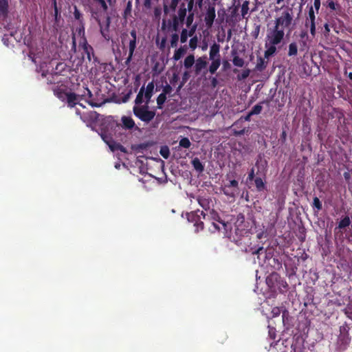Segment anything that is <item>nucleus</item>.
Returning <instances> with one entry per match:
<instances>
[{"label":"nucleus","mask_w":352,"mask_h":352,"mask_svg":"<svg viewBox=\"0 0 352 352\" xmlns=\"http://www.w3.org/2000/svg\"><path fill=\"white\" fill-rule=\"evenodd\" d=\"M293 21L292 10H287L282 12L281 15L275 19L274 25L267 28L266 41L280 44L285 38V31L289 29Z\"/></svg>","instance_id":"nucleus-1"},{"label":"nucleus","mask_w":352,"mask_h":352,"mask_svg":"<svg viewBox=\"0 0 352 352\" xmlns=\"http://www.w3.org/2000/svg\"><path fill=\"white\" fill-rule=\"evenodd\" d=\"M133 113L136 118L145 123H149L156 115L155 110L149 109L148 103H144L143 105H134Z\"/></svg>","instance_id":"nucleus-2"},{"label":"nucleus","mask_w":352,"mask_h":352,"mask_svg":"<svg viewBox=\"0 0 352 352\" xmlns=\"http://www.w3.org/2000/svg\"><path fill=\"white\" fill-rule=\"evenodd\" d=\"M201 214L202 215V219L208 221L211 223L212 226L214 228V230H220L221 228L218 226L217 223H221L223 227L226 226L225 222L221 219L219 213L214 210V209L209 210L208 212L205 213L204 211L201 212Z\"/></svg>","instance_id":"nucleus-3"},{"label":"nucleus","mask_w":352,"mask_h":352,"mask_svg":"<svg viewBox=\"0 0 352 352\" xmlns=\"http://www.w3.org/2000/svg\"><path fill=\"white\" fill-rule=\"evenodd\" d=\"M201 212V211H200L199 210H197L196 211L187 213L186 214L188 221L194 223L196 232L203 230L204 228V223L201 220L202 218Z\"/></svg>","instance_id":"nucleus-4"},{"label":"nucleus","mask_w":352,"mask_h":352,"mask_svg":"<svg viewBox=\"0 0 352 352\" xmlns=\"http://www.w3.org/2000/svg\"><path fill=\"white\" fill-rule=\"evenodd\" d=\"M131 38H129V54L128 57L126 58L124 63L126 65H129L133 58V56L134 55V52L137 46V32L135 30H132L130 32Z\"/></svg>","instance_id":"nucleus-5"},{"label":"nucleus","mask_w":352,"mask_h":352,"mask_svg":"<svg viewBox=\"0 0 352 352\" xmlns=\"http://www.w3.org/2000/svg\"><path fill=\"white\" fill-rule=\"evenodd\" d=\"M266 282L270 287H276L274 282H276L277 285L278 284L280 286H282L284 288H287L288 286L287 282L283 280L280 276L276 272H273L269 276H267Z\"/></svg>","instance_id":"nucleus-6"},{"label":"nucleus","mask_w":352,"mask_h":352,"mask_svg":"<svg viewBox=\"0 0 352 352\" xmlns=\"http://www.w3.org/2000/svg\"><path fill=\"white\" fill-rule=\"evenodd\" d=\"M215 16L214 3H210L208 6L204 17V21L207 27L210 28L212 25Z\"/></svg>","instance_id":"nucleus-7"},{"label":"nucleus","mask_w":352,"mask_h":352,"mask_svg":"<svg viewBox=\"0 0 352 352\" xmlns=\"http://www.w3.org/2000/svg\"><path fill=\"white\" fill-rule=\"evenodd\" d=\"M85 96V94L77 95L73 92H69L67 96L66 97L67 104L69 108H73L76 104H78V101L81 100L82 97Z\"/></svg>","instance_id":"nucleus-8"},{"label":"nucleus","mask_w":352,"mask_h":352,"mask_svg":"<svg viewBox=\"0 0 352 352\" xmlns=\"http://www.w3.org/2000/svg\"><path fill=\"white\" fill-rule=\"evenodd\" d=\"M279 44L265 41V47L266 50L264 52V56L265 58H268L270 56H273L276 52V46Z\"/></svg>","instance_id":"nucleus-9"},{"label":"nucleus","mask_w":352,"mask_h":352,"mask_svg":"<svg viewBox=\"0 0 352 352\" xmlns=\"http://www.w3.org/2000/svg\"><path fill=\"white\" fill-rule=\"evenodd\" d=\"M351 224V220L349 216L344 217L338 223V226H336L334 229L335 235H338L339 232H340V235H342V232L340 231L342 229H344L349 227Z\"/></svg>","instance_id":"nucleus-10"},{"label":"nucleus","mask_w":352,"mask_h":352,"mask_svg":"<svg viewBox=\"0 0 352 352\" xmlns=\"http://www.w3.org/2000/svg\"><path fill=\"white\" fill-rule=\"evenodd\" d=\"M74 16L75 19L78 21V23L80 25L79 29H78L79 34H80L81 32H82L84 33V32H85L84 19H83L82 13L78 9L76 6H74Z\"/></svg>","instance_id":"nucleus-11"},{"label":"nucleus","mask_w":352,"mask_h":352,"mask_svg":"<svg viewBox=\"0 0 352 352\" xmlns=\"http://www.w3.org/2000/svg\"><path fill=\"white\" fill-rule=\"evenodd\" d=\"M98 25L100 26V34H102L103 38L106 41H109L110 36H109V25H110V17L109 16L107 17L106 25L104 27L101 24L100 21H98Z\"/></svg>","instance_id":"nucleus-12"},{"label":"nucleus","mask_w":352,"mask_h":352,"mask_svg":"<svg viewBox=\"0 0 352 352\" xmlns=\"http://www.w3.org/2000/svg\"><path fill=\"white\" fill-rule=\"evenodd\" d=\"M328 119L336 118L338 122L340 123L341 120L344 118V116L342 110L336 108H331L327 111Z\"/></svg>","instance_id":"nucleus-13"},{"label":"nucleus","mask_w":352,"mask_h":352,"mask_svg":"<svg viewBox=\"0 0 352 352\" xmlns=\"http://www.w3.org/2000/svg\"><path fill=\"white\" fill-rule=\"evenodd\" d=\"M195 63V72L196 74H199L208 65L206 56L198 58Z\"/></svg>","instance_id":"nucleus-14"},{"label":"nucleus","mask_w":352,"mask_h":352,"mask_svg":"<svg viewBox=\"0 0 352 352\" xmlns=\"http://www.w3.org/2000/svg\"><path fill=\"white\" fill-rule=\"evenodd\" d=\"M154 87H155L154 82H153V81H151L148 83L146 89L144 88V98H145L144 103H148V104L150 103L151 99L153 95Z\"/></svg>","instance_id":"nucleus-15"},{"label":"nucleus","mask_w":352,"mask_h":352,"mask_svg":"<svg viewBox=\"0 0 352 352\" xmlns=\"http://www.w3.org/2000/svg\"><path fill=\"white\" fill-rule=\"evenodd\" d=\"M9 13V4L8 0H0V17L5 20Z\"/></svg>","instance_id":"nucleus-16"},{"label":"nucleus","mask_w":352,"mask_h":352,"mask_svg":"<svg viewBox=\"0 0 352 352\" xmlns=\"http://www.w3.org/2000/svg\"><path fill=\"white\" fill-rule=\"evenodd\" d=\"M122 128L126 130H131L135 126L134 120L130 116H123L121 118Z\"/></svg>","instance_id":"nucleus-17"},{"label":"nucleus","mask_w":352,"mask_h":352,"mask_svg":"<svg viewBox=\"0 0 352 352\" xmlns=\"http://www.w3.org/2000/svg\"><path fill=\"white\" fill-rule=\"evenodd\" d=\"M80 45L82 48L83 53L87 55L88 60L90 61L91 60V54H94L93 47L87 43L85 38H84L82 42L80 43Z\"/></svg>","instance_id":"nucleus-18"},{"label":"nucleus","mask_w":352,"mask_h":352,"mask_svg":"<svg viewBox=\"0 0 352 352\" xmlns=\"http://www.w3.org/2000/svg\"><path fill=\"white\" fill-rule=\"evenodd\" d=\"M219 50H220V45L216 43H214L210 46V53H209L210 60H213L214 58H221V56L219 54Z\"/></svg>","instance_id":"nucleus-19"},{"label":"nucleus","mask_w":352,"mask_h":352,"mask_svg":"<svg viewBox=\"0 0 352 352\" xmlns=\"http://www.w3.org/2000/svg\"><path fill=\"white\" fill-rule=\"evenodd\" d=\"M243 124H239L238 126H235V122L232 124V131L234 136H241L248 133L249 128L243 127Z\"/></svg>","instance_id":"nucleus-20"},{"label":"nucleus","mask_w":352,"mask_h":352,"mask_svg":"<svg viewBox=\"0 0 352 352\" xmlns=\"http://www.w3.org/2000/svg\"><path fill=\"white\" fill-rule=\"evenodd\" d=\"M351 340L350 335L340 334L338 336V343L343 349H346L349 345Z\"/></svg>","instance_id":"nucleus-21"},{"label":"nucleus","mask_w":352,"mask_h":352,"mask_svg":"<svg viewBox=\"0 0 352 352\" xmlns=\"http://www.w3.org/2000/svg\"><path fill=\"white\" fill-rule=\"evenodd\" d=\"M197 201L204 210L206 211L210 210L211 200L209 198L199 196L197 197Z\"/></svg>","instance_id":"nucleus-22"},{"label":"nucleus","mask_w":352,"mask_h":352,"mask_svg":"<svg viewBox=\"0 0 352 352\" xmlns=\"http://www.w3.org/2000/svg\"><path fill=\"white\" fill-rule=\"evenodd\" d=\"M265 57H258L257 58V63L255 66V69L258 72H263L267 65V61L265 60Z\"/></svg>","instance_id":"nucleus-23"},{"label":"nucleus","mask_w":352,"mask_h":352,"mask_svg":"<svg viewBox=\"0 0 352 352\" xmlns=\"http://www.w3.org/2000/svg\"><path fill=\"white\" fill-rule=\"evenodd\" d=\"M61 82L60 75L58 72H54L50 74L47 78L48 84H58Z\"/></svg>","instance_id":"nucleus-24"},{"label":"nucleus","mask_w":352,"mask_h":352,"mask_svg":"<svg viewBox=\"0 0 352 352\" xmlns=\"http://www.w3.org/2000/svg\"><path fill=\"white\" fill-rule=\"evenodd\" d=\"M212 63L209 67V72L210 74H214L221 65V58H214L211 60Z\"/></svg>","instance_id":"nucleus-25"},{"label":"nucleus","mask_w":352,"mask_h":352,"mask_svg":"<svg viewBox=\"0 0 352 352\" xmlns=\"http://www.w3.org/2000/svg\"><path fill=\"white\" fill-rule=\"evenodd\" d=\"M144 86H142L140 88L138 94L136 96V98L135 99V104L134 105H143L142 103L144 102Z\"/></svg>","instance_id":"nucleus-26"},{"label":"nucleus","mask_w":352,"mask_h":352,"mask_svg":"<svg viewBox=\"0 0 352 352\" xmlns=\"http://www.w3.org/2000/svg\"><path fill=\"white\" fill-rule=\"evenodd\" d=\"M195 62V56L193 54H189L184 59V66L186 69H188L192 67Z\"/></svg>","instance_id":"nucleus-27"},{"label":"nucleus","mask_w":352,"mask_h":352,"mask_svg":"<svg viewBox=\"0 0 352 352\" xmlns=\"http://www.w3.org/2000/svg\"><path fill=\"white\" fill-rule=\"evenodd\" d=\"M191 163H192V165L194 167V168L199 173H201L204 170V166L199 158H197V157L194 158L192 160Z\"/></svg>","instance_id":"nucleus-28"},{"label":"nucleus","mask_w":352,"mask_h":352,"mask_svg":"<svg viewBox=\"0 0 352 352\" xmlns=\"http://www.w3.org/2000/svg\"><path fill=\"white\" fill-rule=\"evenodd\" d=\"M107 144L109 145V148L112 151L119 150L122 152H126V148L120 144L116 143L113 141L112 142H107Z\"/></svg>","instance_id":"nucleus-29"},{"label":"nucleus","mask_w":352,"mask_h":352,"mask_svg":"<svg viewBox=\"0 0 352 352\" xmlns=\"http://www.w3.org/2000/svg\"><path fill=\"white\" fill-rule=\"evenodd\" d=\"M254 183L256 188L257 191L261 192L265 190L266 185L265 183L263 181L262 178L257 177L254 179Z\"/></svg>","instance_id":"nucleus-30"},{"label":"nucleus","mask_w":352,"mask_h":352,"mask_svg":"<svg viewBox=\"0 0 352 352\" xmlns=\"http://www.w3.org/2000/svg\"><path fill=\"white\" fill-rule=\"evenodd\" d=\"M54 93L57 98H58L61 100H65L69 92H66L64 89H60L59 87L54 89Z\"/></svg>","instance_id":"nucleus-31"},{"label":"nucleus","mask_w":352,"mask_h":352,"mask_svg":"<svg viewBox=\"0 0 352 352\" xmlns=\"http://www.w3.org/2000/svg\"><path fill=\"white\" fill-rule=\"evenodd\" d=\"M186 47H180L179 49L175 51L174 55H173V59L175 60H179L182 56L186 53Z\"/></svg>","instance_id":"nucleus-32"},{"label":"nucleus","mask_w":352,"mask_h":352,"mask_svg":"<svg viewBox=\"0 0 352 352\" xmlns=\"http://www.w3.org/2000/svg\"><path fill=\"white\" fill-rule=\"evenodd\" d=\"M180 21L176 15L173 17V21H168V25L172 28L173 31L177 32L179 29Z\"/></svg>","instance_id":"nucleus-33"},{"label":"nucleus","mask_w":352,"mask_h":352,"mask_svg":"<svg viewBox=\"0 0 352 352\" xmlns=\"http://www.w3.org/2000/svg\"><path fill=\"white\" fill-rule=\"evenodd\" d=\"M186 16V8H185V5L183 3L182 6L179 8L178 10V15L177 16L178 20L182 23L185 19Z\"/></svg>","instance_id":"nucleus-34"},{"label":"nucleus","mask_w":352,"mask_h":352,"mask_svg":"<svg viewBox=\"0 0 352 352\" xmlns=\"http://www.w3.org/2000/svg\"><path fill=\"white\" fill-rule=\"evenodd\" d=\"M298 54V46L295 42H292L289 45L288 49V56H294Z\"/></svg>","instance_id":"nucleus-35"},{"label":"nucleus","mask_w":352,"mask_h":352,"mask_svg":"<svg viewBox=\"0 0 352 352\" xmlns=\"http://www.w3.org/2000/svg\"><path fill=\"white\" fill-rule=\"evenodd\" d=\"M166 95L161 93L157 98V107L159 109H162L163 108L164 104L166 100Z\"/></svg>","instance_id":"nucleus-36"},{"label":"nucleus","mask_w":352,"mask_h":352,"mask_svg":"<svg viewBox=\"0 0 352 352\" xmlns=\"http://www.w3.org/2000/svg\"><path fill=\"white\" fill-rule=\"evenodd\" d=\"M315 19H316V16L314 14L313 7L311 6L309 10V16L307 17V19L306 20L305 26L308 27L309 24L315 23Z\"/></svg>","instance_id":"nucleus-37"},{"label":"nucleus","mask_w":352,"mask_h":352,"mask_svg":"<svg viewBox=\"0 0 352 352\" xmlns=\"http://www.w3.org/2000/svg\"><path fill=\"white\" fill-rule=\"evenodd\" d=\"M236 53L234 52V54ZM234 65L239 67H242L244 65V60L237 55H234L232 59Z\"/></svg>","instance_id":"nucleus-38"},{"label":"nucleus","mask_w":352,"mask_h":352,"mask_svg":"<svg viewBox=\"0 0 352 352\" xmlns=\"http://www.w3.org/2000/svg\"><path fill=\"white\" fill-rule=\"evenodd\" d=\"M313 208H316L317 211H320L322 208V202L320 201L319 198L317 197H314L313 203H312Z\"/></svg>","instance_id":"nucleus-39"},{"label":"nucleus","mask_w":352,"mask_h":352,"mask_svg":"<svg viewBox=\"0 0 352 352\" xmlns=\"http://www.w3.org/2000/svg\"><path fill=\"white\" fill-rule=\"evenodd\" d=\"M249 1H245L241 6V15L244 18L249 11Z\"/></svg>","instance_id":"nucleus-40"},{"label":"nucleus","mask_w":352,"mask_h":352,"mask_svg":"<svg viewBox=\"0 0 352 352\" xmlns=\"http://www.w3.org/2000/svg\"><path fill=\"white\" fill-rule=\"evenodd\" d=\"M179 144L181 147L188 148L191 143L188 138H182L179 142Z\"/></svg>","instance_id":"nucleus-41"},{"label":"nucleus","mask_w":352,"mask_h":352,"mask_svg":"<svg viewBox=\"0 0 352 352\" xmlns=\"http://www.w3.org/2000/svg\"><path fill=\"white\" fill-rule=\"evenodd\" d=\"M252 116V115H250V111L248 115L245 116H241L239 120L235 121V126H238L239 124H243V122L245 121H250Z\"/></svg>","instance_id":"nucleus-42"},{"label":"nucleus","mask_w":352,"mask_h":352,"mask_svg":"<svg viewBox=\"0 0 352 352\" xmlns=\"http://www.w3.org/2000/svg\"><path fill=\"white\" fill-rule=\"evenodd\" d=\"M179 38V35L177 33H174L171 35V38H170V47H177Z\"/></svg>","instance_id":"nucleus-43"},{"label":"nucleus","mask_w":352,"mask_h":352,"mask_svg":"<svg viewBox=\"0 0 352 352\" xmlns=\"http://www.w3.org/2000/svg\"><path fill=\"white\" fill-rule=\"evenodd\" d=\"M262 109L263 107L261 105V104H257L255 106H254L252 110L250 111V115H258L261 113Z\"/></svg>","instance_id":"nucleus-44"},{"label":"nucleus","mask_w":352,"mask_h":352,"mask_svg":"<svg viewBox=\"0 0 352 352\" xmlns=\"http://www.w3.org/2000/svg\"><path fill=\"white\" fill-rule=\"evenodd\" d=\"M198 38L197 36L192 37L189 41V47L192 50H195L197 47Z\"/></svg>","instance_id":"nucleus-45"},{"label":"nucleus","mask_w":352,"mask_h":352,"mask_svg":"<svg viewBox=\"0 0 352 352\" xmlns=\"http://www.w3.org/2000/svg\"><path fill=\"white\" fill-rule=\"evenodd\" d=\"M188 35V30L187 29H183L181 32L180 41L182 43H184L187 41Z\"/></svg>","instance_id":"nucleus-46"},{"label":"nucleus","mask_w":352,"mask_h":352,"mask_svg":"<svg viewBox=\"0 0 352 352\" xmlns=\"http://www.w3.org/2000/svg\"><path fill=\"white\" fill-rule=\"evenodd\" d=\"M350 328L346 322L340 327V334L349 335Z\"/></svg>","instance_id":"nucleus-47"},{"label":"nucleus","mask_w":352,"mask_h":352,"mask_svg":"<svg viewBox=\"0 0 352 352\" xmlns=\"http://www.w3.org/2000/svg\"><path fill=\"white\" fill-rule=\"evenodd\" d=\"M160 155L164 158L168 159L170 155V152L168 146L162 147L160 149Z\"/></svg>","instance_id":"nucleus-48"},{"label":"nucleus","mask_w":352,"mask_h":352,"mask_svg":"<svg viewBox=\"0 0 352 352\" xmlns=\"http://www.w3.org/2000/svg\"><path fill=\"white\" fill-rule=\"evenodd\" d=\"M268 336L271 340H275L276 337V331L274 327L268 326Z\"/></svg>","instance_id":"nucleus-49"},{"label":"nucleus","mask_w":352,"mask_h":352,"mask_svg":"<svg viewBox=\"0 0 352 352\" xmlns=\"http://www.w3.org/2000/svg\"><path fill=\"white\" fill-rule=\"evenodd\" d=\"M272 261L274 263L273 264V267L276 270H279L280 269L282 268V263L280 261H279L278 258H272Z\"/></svg>","instance_id":"nucleus-50"},{"label":"nucleus","mask_w":352,"mask_h":352,"mask_svg":"<svg viewBox=\"0 0 352 352\" xmlns=\"http://www.w3.org/2000/svg\"><path fill=\"white\" fill-rule=\"evenodd\" d=\"M255 166L258 167L257 174H258L259 172H264L265 170V168L267 166V162L264 161L263 164H261V165H259V162H258V160H257Z\"/></svg>","instance_id":"nucleus-51"},{"label":"nucleus","mask_w":352,"mask_h":352,"mask_svg":"<svg viewBox=\"0 0 352 352\" xmlns=\"http://www.w3.org/2000/svg\"><path fill=\"white\" fill-rule=\"evenodd\" d=\"M344 311L346 317L352 320V305H348Z\"/></svg>","instance_id":"nucleus-52"},{"label":"nucleus","mask_w":352,"mask_h":352,"mask_svg":"<svg viewBox=\"0 0 352 352\" xmlns=\"http://www.w3.org/2000/svg\"><path fill=\"white\" fill-rule=\"evenodd\" d=\"M172 91V87L169 84L166 83V85L163 87L162 94H164L166 95H170Z\"/></svg>","instance_id":"nucleus-53"},{"label":"nucleus","mask_w":352,"mask_h":352,"mask_svg":"<svg viewBox=\"0 0 352 352\" xmlns=\"http://www.w3.org/2000/svg\"><path fill=\"white\" fill-rule=\"evenodd\" d=\"M250 71L248 69H244L240 76H239V79L243 80L247 78L250 75Z\"/></svg>","instance_id":"nucleus-54"},{"label":"nucleus","mask_w":352,"mask_h":352,"mask_svg":"<svg viewBox=\"0 0 352 352\" xmlns=\"http://www.w3.org/2000/svg\"><path fill=\"white\" fill-rule=\"evenodd\" d=\"M223 193L227 196L233 197L234 195V192L230 190V187H227L226 184L224 188H223Z\"/></svg>","instance_id":"nucleus-55"},{"label":"nucleus","mask_w":352,"mask_h":352,"mask_svg":"<svg viewBox=\"0 0 352 352\" xmlns=\"http://www.w3.org/2000/svg\"><path fill=\"white\" fill-rule=\"evenodd\" d=\"M226 185H227V187H230V188H238L239 183L236 180L232 179V180H230L229 182V183L227 184Z\"/></svg>","instance_id":"nucleus-56"},{"label":"nucleus","mask_w":352,"mask_h":352,"mask_svg":"<svg viewBox=\"0 0 352 352\" xmlns=\"http://www.w3.org/2000/svg\"><path fill=\"white\" fill-rule=\"evenodd\" d=\"M148 145L146 144H140L134 146L136 151H140L146 149Z\"/></svg>","instance_id":"nucleus-57"},{"label":"nucleus","mask_w":352,"mask_h":352,"mask_svg":"<svg viewBox=\"0 0 352 352\" xmlns=\"http://www.w3.org/2000/svg\"><path fill=\"white\" fill-rule=\"evenodd\" d=\"M193 19H194V14L192 13L189 14L188 16H187L186 22L187 27H189L192 23Z\"/></svg>","instance_id":"nucleus-58"},{"label":"nucleus","mask_w":352,"mask_h":352,"mask_svg":"<svg viewBox=\"0 0 352 352\" xmlns=\"http://www.w3.org/2000/svg\"><path fill=\"white\" fill-rule=\"evenodd\" d=\"M331 10H336L339 5H337L333 1H329L327 6Z\"/></svg>","instance_id":"nucleus-59"},{"label":"nucleus","mask_w":352,"mask_h":352,"mask_svg":"<svg viewBox=\"0 0 352 352\" xmlns=\"http://www.w3.org/2000/svg\"><path fill=\"white\" fill-rule=\"evenodd\" d=\"M272 316L276 317L280 314V310L279 307H274L272 311Z\"/></svg>","instance_id":"nucleus-60"},{"label":"nucleus","mask_w":352,"mask_h":352,"mask_svg":"<svg viewBox=\"0 0 352 352\" xmlns=\"http://www.w3.org/2000/svg\"><path fill=\"white\" fill-rule=\"evenodd\" d=\"M309 26L310 28V33L313 36H315L316 34V23H312L311 24H309Z\"/></svg>","instance_id":"nucleus-61"},{"label":"nucleus","mask_w":352,"mask_h":352,"mask_svg":"<svg viewBox=\"0 0 352 352\" xmlns=\"http://www.w3.org/2000/svg\"><path fill=\"white\" fill-rule=\"evenodd\" d=\"M255 178H256V177H255L254 168H252L250 170V173H249V174H248V179L249 180L252 181V180H253V179L254 180V179H255Z\"/></svg>","instance_id":"nucleus-62"},{"label":"nucleus","mask_w":352,"mask_h":352,"mask_svg":"<svg viewBox=\"0 0 352 352\" xmlns=\"http://www.w3.org/2000/svg\"><path fill=\"white\" fill-rule=\"evenodd\" d=\"M179 0H171V2L170 3V8L171 10H175L176 9V7L177 6Z\"/></svg>","instance_id":"nucleus-63"},{"label":"nucleus","mask_w":352,"mask_h":352,"mask_svg":"<svg viewBox=\"0 0 352 352\" xmlns=\"http://www.w3.org/2000/svg\"><path fill=\"white\" fill-rule=\"evenodd\" d=\"M264 252H265V250H264L263 247H259L257 249H256L255 250L252 251V254H260Z\"/></svg>","instance_id":"nucleus-64"}]
</instances>
